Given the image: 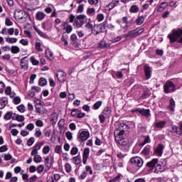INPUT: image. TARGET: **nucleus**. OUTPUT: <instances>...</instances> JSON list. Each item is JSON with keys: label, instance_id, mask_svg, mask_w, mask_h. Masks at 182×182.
Instances as JSON below:
<instances>
[{"label": "nucleus", "instance_id": "obj_1", "mask_svg": "<svg viewBox=\"0 0 182 182\" xmlns=\"http://www.w3.org/2000/svg\"><path fill=\"white\" fill-rule=\"evenodd\" d=\"M127 124L119 123L114 133L115 141L119 144V148L121 150H124V151H129V150H130V142H129V139L123 138L124 131L127 130Z\"/></svg>", "mask_w": 182, "mask_h": 182}, {"label": "nucleus", "instance_id": "obj_2", "mask_svg": "<svg viewBox=\"0 0 182 182\" xmlns=\"http://www.w3.org/2000/svg\"><path fill=\"white\" fill-rule=\"evenodd\" d=\"M176 85L170 80H168L165 82L164 85V93H173V92H176Z\"/></svg>", "mask_w": 182, "mask_h": 182}, {"label": "nucleus", "instance_id": "obj_3", "mask_svg": "<svg viewBox=\"0 0 182 182\" xmlns=\"http://www.w3.org/2000/svg\"><path fill=\"white\" fill-rule=\"evenodd\" d=\"M182 36V30L178 28L177 30H173L172 33L168 36V38L170 39L171 42H176V41Z\"/></svg>", "mask_w": 182, "mask_h": 182}, {"label": "nucleus", "instance_id": "obj_4", "mask_svg": "<svg viewBox=\"0 0 182 182\" xmlns=\"http://www.w3.org/2000/svg\"><path fill=\"white\" fill-rule=\"evenodd\" d=\"M85 19H86V16L83 14L77 16L75 19L73 26H75V28H82L85 23Z\"/></svg>", "mask_w": 182, "mask_h": 182}, {"label": "nucleus", "instance_id": "obj_5", "mask_svg": "<svg viewBox=\"0 0 182 182\" xmlns=\"http://www.w3.org/2000/svg\"><path fill=\"white\" fill-rule=\"evenodd\" d=\"M17 18L21 22H26L28 18H30L29 13L23 11V10H20L17 11Z\"/></svg>", "mask_w": 182, "mask_h": 182}, {"label": "nucleus", "instance_id": "obj_6", "mask_svg": "<svg viewBox=\"0 0 182 182\" xmlns=\"http://www.w3.org/2000/svg\"><path fill=\"white\" fill-rule=\"evenodd\" d=\"M90 134L87 131H82L79 132L77 136V141H86L87 139H89Z\"/></svg>", "mask_w": 182, "mask_h": 182}, {"label": "nucleus", "instance_id": "obj_7", "mask_svg": "<svg viewBox=\"0 0 182 182\" xmlns=\"http://www.w3.org/2000/svg\"><path fill=\"white\" fill-rule=\"evenodd\" d=\"M130 163L134 166H136L137 167H142L143 166V159L140 157H134L130 159Z\"/></svg>", "mask_w": 182, "mask_h": 182}, {"label": "nucleus", "instance_id": "obj_8", "mask_svg": "<svg viewBox=\"0 0 182 182\" xmlns=\"http://www.w3.org/2000/svg\"><path fill=\"white\" fill-rule=\"evenodd\" d=\"M56 77L60 83H64V82H66V73L65 72L62 70L58 71L56 73Z\"/></svg>", "mask_w": 182, "mask_h": 182}, {"label": "nucleus", "instance_id": "obj_9", "mask_svg": "<svg viewBox=\"0 0 182 182\" xmlns=\"http://www.w3.org/2000/svg\"><path fill=\"white\" fill-rule=\"evenodd\" d=\"M53 164V156L52 155H50L45 159V166L46 167H47L48 170H50Z\"/></svg>", "mask_w": 182, "mask_h": 182}, {"label": "nucleus", "instance_id": "obj_10", "mask_svg": "<svg viewBox=\"0 0 182 182\" xmlns=\"http://www.w3.org/2000/svg\"><path fill=\"white\" fill-rule=\"evenodd\" d=\"M28 65H29V61L27 60V57L23 58L20 62L21 69H23V70H28Z\"/></svg>", "mask_w": 182, "mask_h": 182}, {"label": "nucleus", "instance_id": "obj_11", "mask_svg": "<svg viewBox=\"0 0 182 182\" xmlns=\"http://www.w3.org/2000/svg\"><path fill=\"white\" fill-rule=\"evenodd\" d=\"M159 163L158 159H153L151 161L148 162L146 164V167H148L151 171L154 170V168L156 167V164Z\"/></svg>", "mask_w": 182, "mask_h": 182}, {"label": "nucleus", "instance_id": "obj_12", "mask_svg": "<svg viewBox=\"0 0 182 182\" xmlns=\"http://www.w3.org/2000/svg\"><path fill=\"white\" fill-rule=\"evenodd\" d=\"M14 32H15V28H7L6 27H5L1 30V33L2 35H4V36H6V35L12 36L14 35Z\"/></svg>", "mask_w": 182, "mask_h": 182}, {"label": "nucleus", "instance_id": "obj_13", "mask_svg": "<svg viewBox=\"0 0 182 182\" xmlns=\"http://www.w3.org/2000/svg\"><path fill=\"white\" fill-rule=\"evenodd\" d=\"M163 150H164V146L161 144H159L155 149L154 153L156 154V156L161 157V156H163Z\"/></svg>", "mask_w": 182, "mask_h": 182}, {"label": "nucleus", "instance_id": "obj_14", "mask_svg": "<svg viewBox=\"0 0 182 182\" xmlns=\"http://www.w3.org/2000/svg\"><path fill=\"white\" fill-rule=\"evenodd\" d=\"M144 70L146 79H150L151 77V68L146 64L144 67Z\"/></svg>", "mask_w": 182, "mask_h": 182}, {"label": "nucleus", "instance_id": "obj_15", "mask_svg": "<svg viewBox=\"0 0 182 182\" xmlns=\"http://www.w3.org/2000/svg\"><path fill=\"white\" fill-rule=\"evenodd\" d=\"M42 28L44 29V31H50V29L53 28L52 21L50 20L44 21L42 25Z\"/></svg>", "mask_w": 182, "mask_h": 182}, {"label": "nucleus", "instance_id": "obj_16", "mask_svg": "<svg viewBox=\"0 0 182 182\" xmlns=\"http://www.w3.org/2000/svg\"><path fill=\"white\" fill-rule=\"evenodd\" d=\"M167 122L166 121H159L154 124V129H164Z\"/></svg>", "mask_w": 182, "mask_h": 182}, {"label": "nucleus", "instance_id": "obj_17", "mask_svg": "<svg viewBox=\"0 0 182 182\" xmlns=\"http://www.w3.org/2000/svg\"><path fill=\"white\" fill-rule=\"evenodd\" d=\"M90 153V149L89 148H85L82 154V163L86 164L87 159L89 158V154Z\"/></svg>", "mask_w": 182, "mask_h": 182}, {"label": "nucleus", "instance_id": "obj_18", "mask_svg": "<svg viewBox=\"0 0 182 182\" xmlns=\"http://www.w3.org/2000/svg\"><path fill=\"white\" fill-rule=\"evenodd\" d=\"M132 112V113H136L139 112L141 114H142V116H146V117H149V116H150V109H134Z\"/></svg>", "mask_w": 182, "mask_h": 182}, {"label": "nucleus", "instance_id": "obj_19", "mask_svg": "<svg viewBox=\"0 0 182 182\" xmlns=\"http://www.w3.org/2000/svg\"><path fill=\"white\" fill-rule=\"evenodd\" d=\"M101 114H102L103 115H105V117L109 119V117L112 116V109H110V107H107L102 110V112Z\"/></svg>", "mask_w": 182, "mask_h": 182}, {"label": "nucleus", "instance_id": "obj_20", "mask_svg": "<svg viewBox=\"0 0 182 182\" xmlns=\"http://www.w3.org/2000/svg\"><path fill=\"white\" fill-rule=\"evenodd\" d=\"M36 112L39 114H46L48 109L43 107H36Z\"/></svg>", "mask_w": 182, "mask_h": 182}, {"label": "nucleus", "instance_id": "obj_21", "mask_svg": "<svg viewBox=\"0 0 182 182\" xmlns=\"http://www.w3.org/2000/svg\"><path fill=\"white\" fill-rule=\"evenodd\" d=\"M45 16H46V14H45V13L43 11H38L36 14L37 21H43V19H45Z\"/></svg>", "mask_w": 182, "mask_h": 182}, {"label": "nucleus", "instance_id": "obj_22", "mask_svg": "<svg viewBox=\"0 0 182 182\" xmlns=\"http://www.w3.org/2000/svg\"><path fill=\"white\" fill-rule=\"evenodd\" d=\"M139 11H140V8L139 7V6H137L136 4L132 5L129 9V12L131 14H137V12H139Z\"/></svg>", "mask_w": 182, "mask_h": 182}, {"label": "nucleus", "instance_id": "obj_23", "mask_svg": "<svg viewBox=\"0 0 182 182\" xmlns=\"http://www.w3.org/2000/svg\"><path fill=\"white\" fill-rule=\"evenodd\" d=\"M167 6H168V2H162L157 9L158 12H163Z\"/></svg>", "mask_w": 182, "mask_h": 182}, {"label": "nucleus", "instance_id": "obj_24", "mask_svg": "<svg viewBox=\"0 0 182 182\" xmlns=\"http://www.w3.org/2000/svg\"><path fill=\"white\" fill-rule=\"evenodd\" d=\"M174 107H176V101L171 98L169 101V105L168 107V110L171 112H174Z\"/></svg>", "mask_w": 182, "mask_h": 182}, {"label": "nucleus", "instance_id": "obj_25", "mask_svg": "<svg viewBox=\"0 0 182 182\" xmlns=\"http://www.w3.org/2000/svg\"><path fill=\"white\" fill-rule=\"evenodd\" d=\"M119 0H113L111 3H109L108 4V8L109 11H112V9H113V8H114L115 6H117V5H119Z\"/></svg>", "mask_w": 182, "mask_h": 182}, {"label": "nucleus", "instance_id": "obj_26", "mask_svg": "<svg viewBox=\"0 0 182 182\" xmlns=\"http://www.w3.org/2000/svg\"><path fill=\"white\" fill-rule=\"evenodd\" d=\"M136 30H132L128 33L124 35V38H136Z\"/></svg>", "mask_w": 182, "mask_h": 182}, {"label": "nucleus", "instance_id": "obj_27", "mask_svg": "<svg viewBox=\"0 0 182 182\" xmlns=\"http://www.w3.org/2000/svg\"><path fill=\"white\" fill-rule=\"evenodd\" d=\"M8 102V98L2 97L0 99V110L4 109L6 106V102Z\"/></svg>", "mask_w": 182, "mask_h": 182}, {"label": "nucleus", "instance_id": "obj_28", "mask_svg": "<svg viewBox=\"0 0 182 182\" xmlns=\"http://www.w3.org/2000/svg\"><path fill=\"white\" fill-rule=\"evenodd\" d=\"M151 150V146L149 145H147L144 147V150L141 151V154L144 156H147L150 154V151Z\"/></svg>", "mask_w": 182, "mask_h": 182}, {"label": "nucleus", "instance_id": "obj_29", "mask_svg": "<svg viewBox=\"0 0 182 182\" xmlns=\"http://www.w3.org/2000/svg\"><path fill=\"white\" fill-rule=\"evenodd\" d=\"M163 171H164V168L161 165L158 164L155 167L154 173H155L156 174H159V173H163Z\"/></svg>", "mask_w": 182, "mask_h": 182}, {"label": "nucleus", "instance_id": "obj_30", "mask_svg": "<svg viewBox=\"0 0 182 182\" xmlns=\"http://www.w3.org/2000/svg\"><path fill=\"white\" fill-rule=\"evenodd\" d=\"M109 46H110V43H107L105 40L101 41L100 43V48H101V49H106V48H109Z\"/></svg>", "mask_w": 182, "mask_h": 182}, {"label": "nucleus", "instance_id": "obj_31", "mask_svg": "<svg viewBox=\"0 0 182 182\" xmlns=\"http://www.w3.org/2000/svg\"><path fill=\"white\" fill-rule=\"evenodd\" d=\"M144 141L141 143L140 146L143 147L145 144H147L148 143H150L151 141V139H150V136L149 135L144 136Z\"/></svg>", "mask_w": 182, "mask_h": 182}, {"label": "nucleus", "instance_id": "obj_32", "mask_svg": "<svg viewBox=\"0 0 182 182\" xmlns=\"http://www.w3.org/2000/svg\"><path fill=\"white\" fill-rule=\"evenodd\" d=\"M46 56L50 60H53V53L50 51V50H46Z\"/></svg>", "mask_w": 182, "mask_h": 182}, {"label": "nucleus", "instance_id": "obj_33", "mask_svg": "<svg viewBox=\"0 0 182 182\" xmlns=\"http://www.w3.org/2000/svg\"><path fill=\"white\" fill-rule=\"evenodd\" d=\"M10 50L11 51V53H19V52H21V49L17 46H11Z\"/></svg>", "mask_w": 182, "mask_h": 182}, {"label": "nucleus", "instance_id": "obj_34", "mask_svg": "<svg viewBox=\"0 0 182 182\" xmlns=\"http://www.w3.org/2000/svg\"><path fill=\"white\" fill-rule=\"evenodd\" d=\"M23 6L24 9H27V11H33V7L31 6L29 4L24 2L23 3Z\"/></svg>", "mask_w": 182, "mask_h": 182}, {"label": "nucleus", "instance_id": "obj_35", "mask_svg": "<svg viewBox=\"0 0 182 182\" xmlns=\"http://www.w3.org/2000/svg\"><path fill=\"white\" fill-rule=\"evenodd\" d=\"M18 41V39L16 38H6V42H8V43H16Z\"/></svg>", "mask_w": 182, "mask_h": 182}, {"label": "nucleus", "instance_id": "obj_36", "mask_svg": "<svg viewBox=\"0 0 182 182\" xmlns=\"http://www.w3.org/2000/svg\"><path fill=\"white\" fill-rule=\"evenodd\" d=\"M144 22V17L143 16H139L136 20V25H141Z\"/></svg>", "mask_w": 182, "mask_h": 182}, {"label": "nucleus", "instance_id": "obj_37", "mask_svg": "<svg viewBox=\"0 0 182 182\" xmlns=\"http://www.w3.org/2000/svg\"><path fill=\"white\" fill-rule=\"evenodd\" d=\"M35 31H36V32H37V33L40 36H41V38H48V35L46 33H43L42 31H41V30H39L38 28H35Z\"/></svg>", "mask_w": 182, "mask_h": 182}, {"label": "nucleus", "instance_id": "obj_38", "mask_svg": "<svg viewBox=\"0 0 182 182\" xmlns=\"http://www.w3.org/2000/svg\"><path fill=\"white\" fill-rule=\"evenodd\" d=\"M178 128L176 125H171V128L170 129L171 133H177V134H180V132H178Z\"/></svg>", "mask_w": 182, "mask_h": 182}, {"label": "nucleus", "instance_id": "obj_39", "mask_svg": "<svg viewBox=\"0 0 182 182\" xmlns=\"http://www.w3.org/2000/svg\"><path fill=\"white\" fill-rule=\"evenodd\" d=\"M63 29H65V33H70L73 31V28L71 25H67Z\"/></svg>", "mask_w": 182, "mask_h": 182}, {"label": "nucleus", "instance_id": "obj_40", "mask_svg": "<svg viewBox=\"0 0 182 182\" xmlns=\"http://www.w3.org/2000/svg\"><path fill=\"white\" fill-rule=\"evenodd\" d=\"M30 62H31L32 65L34 66H37V65H39V60H36L35 57L32 56L30 58Z\"/></svg>", "mask_w": 182, "mask_h": 182}, {"label": "nucleus", "instance_id": "obj_41", "mask_svg": "<svg viewBox=\"0 0 182 182\" xmlns=\"http://www.w3.org/2000/svg\"><path fill=\"white\" fill-rule=\"evenodd\" d=\"M102 104H103V102L102 101H98L95 102L93 105L95 110H97L100 107V106H102Z\"/></svg>", "mask_w": 182, "mask_h": 182}, {"label": "nucleus", "instance_id": "obj_42", "mask_svg": "<svg viewBox=\"0 0 182 182\" xmlns=\"http://www.w3.org/2000/svg\"><path fill=\"white\" fill-rule=\"evenodd\" d=\"M65 168L66 173H70V171H72V166H70V164L69 163H66L65 164Z\"/></svg>", "mask_w": 182, "mask_h": 182}, {"label": "nucleus", "instance_id": "obj_43", "mask_svg": "<svg viewBox=\"0 0 182 182\" xmlns=\"http://www.w3.org/2000/svg\"><path fill=\"white\" fill-rule=\"evenodd\" d=\"M50 151V147L48 145L44 146L43 148V154H48Z\"/></svg>", "mask_w": 182, "mask_h": 182}, {"label": "nucleus", "instance_id": "obj_44", "mask_svg": "<svg viewBox=\"0 0 182 182\" xmlns=\"http://www.w3.org/2000/svg\"><path fill=\"white\" fill-rule=\"evenodd\" d=\"M46 83H48V82L46 81V79L41 77L39 80V85L40 86H46Z\"/></svg>", "mask_w": 182, "mask_h": 182}, {"label": "nucleus", "instance_id": "obj_45", "mask_svg": "<svg viewBox=\"0 0 182 182\" xmlns=\"http://www.w3.org/2000/svg\"><path fill=\"white\" fill-rule=\"evenodd\" d=\"M11 117H12V112H8L4 115V119L5 120H11Z\"/></svg>", "mask_w": 182, "mask_h": 182}, {"label": "nucleus", "instance_id": "obj_46", "mask_svg": "<svg viewBox=\"0 0 182 182\" xmlns=\"http://www.w3.org/2000/svg\"><path fill=\"white\" fill-rule=\"evenodd\" d=\"M50 119L51 122H54L55 120H56V119H58V114L56 112H53L50 114Z\"/></svg>", "mask_w": 182, "mask_h": 182}, {"label": "nucleus", "instance_id": "obj_47", "mask_svg": "<svg viewBox=\"0 0 182 182\" xmlns=\"http://www.w3.org/2000/svg\"><path fill=\"white\" fill-rule=\"evenodd\" d=\"M34 161L36 163H41V161H42V157L41 156V155H36L34 156V159H33Z\"/></svg>", "mask_w": 182, "mask_h": 182}, {"label": "nucleus", "instance_id": "obj_48", "mask_svg": "<svg viewBox=\"0 0 182 182\" xmlns=\"http://www.w3.org/2000/svg\"><path fill=\"white\" fill-rule=\"evenodd\" d=\"M73 161L75 164H80V156H77L73 158Z\"/></svg>", "mask_w": 182, "mask_h": 182}, {"label": "nucleus", "instance_id": "obj_49", "mask_svg": "<svg viewBox=\"0 0 182 182\" xmlns=\"http://www.w3.org/2000/svg\"><path fill=\"white\" fill-rule=\"evenodd\" d=\"M17 110L21 113H25V106L23 105H21L17 107Z\"/></svg>", "mask_w": 182, "mask_h": 182}, {"label": "nucleus", "instance_id": "obj_50", "mask_svg": "<svg viewBox=\"0 0 182 182\" xmlns=\"http://www.w3.org/2000/svg\"><path fill=\"white\" fill-rule=\"evenodd\" d=\"M42 45L41 44V42H37L36 43V49L38 52H42Z\"/></svg>", "mask_w": 182, "mask_h": 182}, {"label": "nucleus", "instance_id": "obj_51", "mask_svg": "<svg viewBox=\"0 0 182 182\" xmlns=\"http://www.w3.org/2000/svg\"><path fill=\"white\" fill-rule=\"evenodd\" d=\"M77 151H79L77 147H73L70 151V154L72 156H75V154H77Z\"/></svg>", "mask_w": 182, "mask_h": 182}, {"label": "nucleus", "instance_id": "obj_52", "mask_svg": "<svg viewBox=\"0 0 182 182\" xmlns=\"http://www.w3.org/2000/svg\"><path fill=\"white\" fill-rule=\"evenodd\" d=\"M99 119H100V123H105V122L106 119H107V117L101 113V114L99 115Z\"/></svg>", "mask_w": 182, "mask_h": 182}, {"label": "nucleus", "instance_id": "obj_53", "mask_svg": "<svg viewBox=\"0 0 182 182\" xmlns=\"http://www.w3.org/2000/svg\"><path fill=\"white\" fill-rule=\"evenodd\" d=\"M65 136L68 140H72V139H73V134L69 131L65 133Z\"/></svg>", "mask_w": 182, "mask_h": 182}, {"label": "nucleus", "instance_id": "obj_54", "mask_svg": "<svg viewBox=\"0 0 182 182\" xmlns=\"http://www.w3.org/2000/svg\"><path fill=\"white\" fill-rule=\"evenodd\" d=\"M95 29H97L98 31H100L102 33V32H105V30L102 26V24H97L95 26Z\"/></svg>", "mask_w": 182, "mask_h": 182}, {"label": "nucleus", "instance_id": "obj_55", "mask_svg": "<svg viewBox=\"0 0 182 182\" xmlns=\"http://www.w3.org/2000/svg\"><path fill=\"white\" fill-rule=\"evenodd\" d=\"M33 143H35V138L31 137L27 141V145L29 146V147H31V146H32Z\"/></svg>", "mask_w": 182, "mask_h": 182}, {"label": "nucleus", "instance_id": "obj_56", "mask_svg": "<svg viewBox=\"0 0 182 182\" xmlns=\"http://www.w3.org/2000/svg\"><path fill=\"white\" fill-rule=\"evenodd\" d=\"M45 169V166H43V165H40L37 167V173H41L43 171V170Z\"/></svg>", "mask_w": 182, "mask_h": 182}, {"label": "nucleus", "instance_id": "obj_57", "mask_svg": "<svg viewBox=\"0 0 182 182\" xmlns=\"http://www.w3.org/2000/svg\"><path fill=\"white\" fill-rule=\"evenodd\" d=\"M27 130L32 132L33 129H35V125L33 123H30L26 126Z\"/></svg>", "mask_w": 182, "mask_h": 182}, {"label": "nucleus", "instance_id": "obj_58", "mask_svg": "<svg viewBox=\"0 0 182 182\" xmlns=\"http://www.w3.org/2000/svg\"><path fill=\"white\" fill-rule=\"evenodd\" d=\"M79 113V109H73L72 111H71V116H73L74 117L75 116L77 117V114Z\"/></svg>", "mask_w": 182, "mask_h": 182}, {"label": "nucleus", "instance_id": "obj_59", "mask_svg": "<svg viewBox=\"0 0 182 182\" xmlns=\"http://www.w3.org/2000/svg\"><path fill=\"white\" fill-rule=\"evenodd\" d=\"M98 22H102L105 19V16L102 14H99L97 16Z\"/></svg>", "mask_w": 182, "mask_h": 182}, {"label": "nucleus", "instance_id": "obj_60", "mask_svg": "<svg viewBox=\"0 0 182 182\" xmlns=\"http://www.w3.org/2000/svg\"><path fill=\"white\" fill-rule=\"evenodd\" d=\"M70 39L72 42L76 43V42H77V36H76V34H72L70 36Z\"/></svg>", "mask_w": 182, "mask_h": 182}, {"label": "nucleus", "instance_id": "obj_61", "mask_svg": "<svg viewBox=\"0 0 182 182\" xmlns=\"http://www.w3.org/2000/svg\"><path fill=\"white\" fill-rule=\"evenodd\" d=\"M95 10L94 8L87 9V14L88 15H94Z\"/></svg>", "mask_w": 182, "mask_h": 182}, {"label": "nucleus", "instance_id": "obj_62", "mask_svg": "<svg viewBox=\"0 0 182 182\" xmlns=\"http://www.w3.org/2000/svg\"><path fill=\"white\" fill-rule=\"evenodd\" d=\"M13 102L14 105H19V103H21V97H14Z\"/></svg>", "mask_w": 182, "mask_h": 182}, {"label": "nucleus", "instance_id": "obj_63", "mask_svg": "<svg viewBox=\"0 0 182 182\" xmlns=\"http://www.w3.org/2000/svg\"><path fill=\"white\" fill-rule=\"evenodd\" d=\"M5 23L6 26H12L14 25V23L9 18H6Z\"/></svg>", "mask_w": 182, "mask_h": 182}, {"label": "nucleus", "instance_id": "obj_64", "mask_svg": "<svg viewBox=\"0 0 182 182\" xmlns=\"http://www.w3.org/2000/svg\"><path fill=\"white\" fill-rule=\"evenodd\" d=\"M25 120V117L23 115L17 114V122H23Z\"/></svg>", "mask_w": 182, "mask_h": 182}]
</instances>
